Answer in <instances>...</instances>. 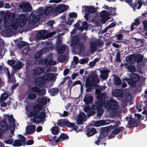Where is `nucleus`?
<instances>
[{
    "instance_id": "nucleus-40",
    "label": "nucleus",
    "mask_w": 147,
    "mask_h": 147,
    "mask_svg": "<svg viewBox=\"0 0 147 147\" xmlns=\"http://www.w3.org/2000/svg\"><path fill=\"white\" fill-rule=\"evenodd\" d=\"M136 56V61L137 62H140L142 60V56L140 55H135Z\"/></svg>"
},
{
    "instance_id": "nucleus-2",
    "label": "nucleus",
    "mask_w": 147,
    "mask_h": 147,
    "mask_svg": "<svg viewBox=\"0 0 147 147\" xmlns=\"http://www.w3.org/2000/svg\"><path fill=\"white\" fill-rule=\"evenodd\" d=\"M19 20L14 19L11 20L5 18L4 19V27L5 28L11 27L15 29H16L19 25L21 27H23L27 21L25 14H21L19 16Z\"/></svg>"
},
{
    "instance_id": "nucleus-23",
    "label": "nucleus",
    "mask_w": 147,
    "mask_h": 147,
    "mask_svg": "<svg viewBox=\"0 0 147 147\" xmlns=\"http://www.w3.org/2000/svg\"><path fill=\"white\" fill-rule=\"evenodd\" d=\"M96 132V130L94 127H89L87 130L86 134L88 137L92 136Z\"/></svg>"
},
{
    "instance_id": "nucleus-17",
    "label": "nucleus",
    "mask_w": 147,
    "mask_h": 147,
    "mask_svg": "<svg viewBox=\"0 0 147 147\" xmlns=\"http://www.w3.org/2000/svg\"><path fill=\"white\" fill-rule=\"evenodd\" d=\"M69 7L68 5L62 4L58 6L56 8V11L58 13H61L67 9Z\"/></svg>"
},
{
    "instance_id": "nucleus-16",
    "label": "nucleus",
    "mask_w": 147,
    "mask_h": 147,
    "mask_svg": "<svg viewBox=\"0 0 147 147\" xmlns=\"http://www.w3.org/2000/svg\"><path fill=\"white\" fill-rule=\"evenodd\" d=\"M124 129L123 127H119L115 129L110 134L109 139L114 138L115 135L121 131H123Z\"/></svg>"
},
{
    "instance_id": "nucleus-24",
    "label": "nucleus",
    "mask_w": 147,
    "mask_h": 147,
    "mask_svg": "<svg viewBox=\"0 0 147 147\" xmlns=\"http://www.w3.org/2000/svg\"><path fill=\"white\" fill-rule=\"evenodd\" d=\"M125 60L127 62L131 63H133L136 61V56L135 55H132L127 56L126 57Z\"/></svg>"
},
{
    "instance_id": "nucleus-50",
    "label": "nucleus",
    "mask_w": 147,
    "mask_h": 147,
    "mask_svg": "<svg viewBox=\"0 0 147 147\" xmlns=\"http://www.w3.org/2000/svg\"><path fill=\"white\" fill-rule=\"evenodd\" d=\"M88 60L86 59H81L80 60L79 62L80 63L82 64L86 63L88 62Z\"/></svg>"
},
{
    "instance_id": "nucleus-5",
    "label": "nucleus",
    "mask_w": 147,
    "mask_h": 147,
    "mask_svg": "<svg viewBox=\"0 0 147 147\" xmlns=\"http://www.w3.org/2000/svg\"><path fill=\"white\" fill-rule=\"evenodd\" d=\"M3 116L4 120L8 119L9 122V124L8 126V129L10 131V134L12 135L13 134L15 128L16 123H15V120L13 117L12 115H9L7 114H4Z\"/></svg>"
},
{
    "instance_id": "nucleus-49",
    "label": "nucleus",
    "mask_w": 147,
    "mask_h": 147,
    "mask_svg": "<svg viewBox=\"0 0 147 147\" xmlns=\"http://www.w3.org/2000/svg\"><path fill=\"white\" fill-rule=\"evenodd\" d=\"M27 45L28 43L24 41H21L19 43V45L21 47L26 46Z\"/></svg>"
},
{
    "instance_id": "nucleus-31",
    "label": "nucleus",
    "mask_w": 147,
    "mask_h": 147,
    "mask_svg": "<svg viewBox=\"0 0 147 147\" xmlns=\"http://www.w3.org/2000/svg\"><path fill=\"white\" fill-rule=\"evenodd\" d=\"M66 120L61 119L58 121V125L61 127H63L65 125L66 123Z\"/></svg>"
},
{
    "instance_id": "nucleus-41",
    "label": "nucleus",
    "mask_w": 147,
    "mask_h": 147,
    "mask_svg": "<svg viewBox=\"0 0 147 147\" xmlns=\"http://www.w3.org/2000/svg\"><path fill=\"white\" fill-rule=\"evenodd\" d=\"M52 133L54 134H56L58 131V126L54 127L52 129H51Z\"/></svg>"
},
{
    "instance_id": "nucleus-37",
    "label": "nucleus",
    "mask_w": 147,
    "mask_h": 147,
    "mask_svg": "<svg viewBox=\"0 0 147 147\" xmlns=\"http://www.w3.org/2000/svg\"><path fill=\"white\" fill-rule=\"evenodd\" d=\"M47 50V48H44L42 50H40L38 53H36V57L40 56L42 54L46 53Z\"/></svg>"
},
{
    "instance_id": "nucleus-56",
    "label": "nucleus",
    "mask_w": 147,
    "mask_h": 147,
    "mask_svg": "<svg viewBox=\"0 0 147 147\" xmlns=\"http://www.w3.org/2000/svg\"><path fill=\"white\" fill-rule=\"evenodd\" d=\"M104 125L109 124L111 122V121L109 119L103 120Z\"/></svg>"
},
{
    "instance_id": "nucleus-43",
    "label": "nucleus",
    "mask_w": 147,
    "mask_h": 147,
    "mask_svg": "<svg viewBox=\"0 0 147 147\" xmlns=\"http://www.w3.org/2000/svg\"><path fill=\"white\" fill-rule=\"evenodd\" d=\"M53 8L52 7H47L45 10V13L46 14H48L51 12H53Z\"/></svg>"
},
{
    "instance_id": "nucleus-35",
    "label": "nucleus",
    "mask_w": 147,
    "mask_h": 147,
    "mask_svg": "<svg viewBox=\"0 0 147 147\" xmlns=\"http://www.w3.org/2000/svg\"><path fill=\"white\" fill-rule=\"evenodd\" d=\"M65 125H67L68 127L73 128L75 130L78 132V131H77L76 129V127L74 126V124L71 123L70 122L68 121L67 120Z\"/></svg>"
},
{
    "instance_id": "nucleus-64",
    "label": "nucleus",
    "mask_w": 147,
    "mask_h": 147,
    "mask_svg": "<svg viewBox=\"0 0 147 147\" xmlns=\"http://www.w3.org/2000/svg\"><path fill=\"white\" fill-rule=\"evenodd\" d=\"M69 70L68 69H67L64 70L63 72L64 75V76H66L69 73Z\"/></svg>"
},
{
    "instance_id": "nucleus-10",
    "label": "nucleus",
    "mask_w": 147,
    "mask_h": 147,
    "mask_svg": "<svg viewBox=\"0 0 147 147\" xmlns=\"http://www.w3.org/2000/svg\"><path fill=\"white\" fill-rule=\"evenodd\" d=\"M56 62L55 61H53L52 60H47V59H44L41 60L40 61L41 64H46L47 66H45L46 68L49 67V69L50 68L51 65H54L56 64Z\"/></svg>"
},
{
    "instance_id": "nucleus-51",
    "label": "nucleus",
    "mask_w": 147,
    "mask_h": 147,
    "mask_svg": "<svg viewBox=\"0 0 147 147\" xmlns=\"http://www.w3.org/2000/svg\"><path fill=\"white\" fill-rule=\"evenodd\" d=\"M143 24L144 26V29L146 30H147V21H144L143 22Z\"/></svg>"
},
{
    "instance_id": "nucleus-22",
    "label": "nucleus",
    "mask_w": 147,
    "mask_h": 147,
    "mask_svg": "<svg viewBox=\"0 0 147 147\" xmlns=\"http://www.w3.org/2000/svg\"><path fill=\"white\" fill-rule=\"evenodd\" d=\"M100 78L103 80L106 79L108 77V71L107 70H102L100 71Z\"/></svg>"
},
{
    "instance_id": "nucleus-20",
    "label": "nucleus",
    "mask_w": 147,
    "mask_h": 147,
    "mask_svg": "<svg viewBox=\"0 0 147 147\" xmlns=\"http://www.w3.org/2000/svg\"><path fill=\"white\" fill-rule=\"evenodd\" d=\"M37 101L41 105H45L47 102H50V100L47 97H45L42 98H38Z\"/></svg>"
},
{
    "instance_id": "nucleus-58",
    "label": "nucleus",
    "mask_w": 147,
    "mask_h": 147,
    "mask_svg": "<svg viewBox=\"0 0 147 147\" xmlns=\"http://www.w3.org/2000/svg\"><path fill=\"white\" fill-rule=\"evenodd\" d=\"M18 138H20L22 142H24L25 140V137L22 135H18Z\"/></svg>"
},
{
    "instance_id": "nucleus-52",
    "label": "nucleus",
    "mask_w": 147,
    "mask_h": 147,
    "mask_svg": "<svg viewBox=\"0 0 147 147\" xmlns=\"http://www.w3.org/2000/svg\"><path fill=\"white\" fill-rule=\"evenodd\" d=\"M136 116L135 118H136L139 120H142V116L141 115L139 114H135Z\"/></svg>"
},
{
    "instance_id": "nucleus-55",
    "label": "nucleus",
    "mask_w": 147,
    "mask_h": 147,
    "mask_svg": "<svg viewBox=\"0 0 147 147\" xmlns=\"http://www.w3.org/2000/svg\"><path fill=\"white\" fill-rule=\"evenodd\" d=\"M65 57L64 56H61L59 59V60L60 62H62L65 59Z\"/></svg>"
},
{
    "instance_id": "nucleus-36",
    "label": "nucleus",
    "mask_w": 147,
    "mask_h": 147,
    "mask_svg": "<svg viewBox=\"0 0 147 147\" xmlns=\"http://www.w3.org/2000/svg\"><path fill=\"white\" fill-rule=\"evenodd\" d=\"M96 48V45L93 42H91L90 44V49L92 52L95 51Z\"/></svg>"
},
{
    "instance_id": "nucleus-32",
    "label": "nucleus",
    "mask_w": 147,
    "mask_h": 147,
    "mask_svg": "<svg viewBox=\"0 0 147 147\" xmlns=\"http://www.w3.org/2000/svg\"><path fill=\"white\" fill-rule=\"evenodd\" d=\"M22 145V142L19 140H15L13 143V145L15 146H19Z\"/></svg>"
},
{
    "instance_id": "nucleus-29",
    "label": "nucleus",
    "mask_w": 147,
    "mask_h": 147,
    "mask_svg": "<svg viewBox=\"0 0 147 147\" xmlns=\"http://www.w3.org/2000/svg\"><path fill=\"white\" fill-rule=\"evenodd\" d=\"M58 91L59 90L57 88H53L50 92L51 95L53 96H55L57 94Z\"/></svg>"
},
{
    "instance_id": "nucleus-61",
    "label": "nucleus",
    "mask_w": 147,
    "mask_h": 147,
    "mask_svg": "<svg viewBox=\"0 0 147 147\" xmlns=\"http://www.w3.org/2000/svg\"><path fill=\"white\" fill-rule=\"evenodd\" d=\"M115 24L114 22L111 23L109 25L107 26L108 28H111L113 27L115 25Z\"/></svg>"
},
{
    "instance_id": "nucleus-3",
    "label": "nucleus",
    "mask_w": 147,
    "mask_h": 147,
    "mask_svg": "<svg viewBox=\"0 0 147 147\" xmlns=\"http://www.w3.org/2000/svg\"><path fill=\"white\" fill-rule=\"evenodd\" d=\"M99 82V80L97 75H90L89 76L86 78V87H88L86 90L87 92L91 90V88L89 87L92 84H96Z\"/></svg>"
},
{
    "instance_id": "nucleus-42",
    "label": "nucleus",
    "mask_w": 147,
    "mask_h": 147,
    "mask_svg": "<svg viewBox=\"0 0 147 147\" xmlns=\"http://www.w3.org/2000/svg\"><path fill=\"white\" fill-rule=\"evenodd\" d=\"M99 60L98 58H96L93 61L90 62L89 63V66L91 67H93L95 65L96 63Z\"/></svg>"
},
{
    "instance_id": "nucleus-54",
    "label": "nucleus",
    "mask_w": 147,
    "mask_h": 147,
    "mask_svg": "<svg viewBox=\"0 0 147 147\" xmlns=\"http://www.w3.org/2000/svg\"><path fill=\"white\" fill-rule=\"evenodd\" d=\"M96 43L98 44V47H100V46L103 44V42L102 40H98Z\"/></svg>"
},
{
    "instance_id": "nucleus-11",
    "label": "nucleus",
    "mask_w": 147,
    "mask_h": 147,
    "mask_svg": "<svg viewBox=\"0 0 147 147\" xmlns=\"http://www.w3.org/2000/svg\"><path fill=\"white\" fill-rule=\"evenodd\" d=\"M20 7L22 9H24L23 11H30L31 10V8L30 4L26 2H22L19 5Z\"/></svg>"
},
{
    "instance_id": "nucleus-63",
    "label": "nucleus",
    "mask_w": 147,
    "mask_h": 147,
    "mask_svg": "<svg viewBox=\"0 0 147 147\" xmlns=\"http://www.w3.org/2000/svg\"><path fill=\"white\" fill-rule=\"evenodd\" d=\"M73 60L76 63H77L78 61V58L77 57H74L73 58Z\"/></svg>"
},
{
    "instance_id": "nucleus-27",
    "label": "nucleus",
    "mask_w": 147,
    "mask_h": 147,
    "mask_svg": "<svg viewBox=\"0 0 147 147\" xmlns=\"http://www.w3.org/2000/svg\"><path fill=\"white\" fill-rule=\"evenodd\" d=\"M103 120L100 121H94L92 122L93 125L95 127H99L102 125H104Z\"/></svg>"
},
{
    "instance_id": "nucleus-39",
    "label": "nucleus",
    "mask_w": 147,
    "mask_h": 147,
    "mask_svg": "<svg viewBox=\"0 0 147 147\" xmlns=\"http://www.w3.org/2000/svg\"><path fill=\"white\" fill-rule=\"evenodd\" d=\"M126 119L127 121H128V123L130 125L132 124L133 123L135 122L136 120V119H134L131 117H127Z\"/></svg>"
},
{
    "instance_id": "nucleus-26",
    "label": "nucleus",
    "mask_w": 147,
    "mask_h": 147,
    "mask_svg": "<svg viewBox=\"0 0 147 147\" xmlns=\"http://www.w3.org/2000/svg\"><path fill=\"white\" fill-rule=\"evenodd\" d=\"M84 100L85 103L88 104L92 101L93 98L91 96L87 94L85 96Z\"/></svg>"
},
{
    "instance_id": "nucleus-46",
    "label": "nucleus",
    "mask_w": 147,
    "mask_h": 147,
    "mask_svg": "<svg viewBox=\"0 0 147 147\" xmlns=\"http://www.w3.org/2000/svg\"><path fill=\"white\" fill-rule=\"evenodd\" d=\"M65 49V47L64 46L61 47L58 50V52L60 53H62L64 52Z\"/></svg>"
},
{
    "instance_id": "nucleus-15",
    "label": "nucleus",
    "mask_w": 147,
    "mask_h": 147,
    "mask_svg": "<svg viewBox=\"0 0 147 147\" xmlns=\"http://www.w3.org/2000/svg\"><path fill=\"white\" fill-rule=\"evenodd\" d=\"M86 120V115L84 113H80L78 115L77 119V123L79 124H80L82 123L83 121Z\"/></svg>"
},
{
    "instance_id": "nucleus-14",
    "label": "nucleus",
    "mask_w": 147,
    "mask_h": 147,
    "mask_svg": "<svg viewBox=\"0 0 147 147\" xmlns=\"http://www.w3.org/2000/svg\"><path fill=\"white\" fill-rule=\"evenodd\" d=\"M50 67L47 69L45 67L44 69H42L41 67L36 68L34 70V74H40L42 73V72H47L49 71V67Z\"/></svg>"
},
{
    "instance_id": "nucleus-12",
    "label": "nucleus",
    "mask_w": 147,
    "mask_h": 147,
    "mask_svg": "<svg viewBox=\"0 0 147 147\" xmlns=\"http://www.w3.org/2000/svg\"><path fill=\"white\" fill-rule=\"evenodd\" d=\"M40 17L39 15L35 16L34 14L30 15L29 18V23L30 24H34L40 20Z\"/></svg>"
},
{
    "instance_id": "nucleus-13",
    "label": "nucleus",
    "mask_w": 147,
    "mask_h": 147,
    "mask_svg": "<svg viewBox=\"0 0 147 147\" xmlns=\"http://www.w3.org/2000/svg\"><path fill=\"white\" fill-rule=\"evenodd\" d=\"M100 90L98 89H97L96 90V93L97 94V98L99 102V103H100V101L102 100L103 101L105 99L106 97V95L105 93H103L100 94Z\"/></svg>"
},
{
    "instance_id": "nucleus-45",
    "label": "nucleus",
    "mask_w": 147,
    "mask_h": 147,
    "mask_svg": "<svg viewBox=\"0 0 147 147\" xmlns=\"http://www.w3.org/2000/svg\"><path fill=\"white\" fill-rule=\"evenodd\" d=\"M127 68L129 71L130 72H134L136 70L135 67L132 65L129 66Z\"/></svg>"
},
{
    "instance_id": "nucleus-21",
    "label": "nucleus",
    "mask_w": 147,
    "mask_h": 147,
    "mask_svg": "<svg viewBox=\"0 0 147 147\" xmlns=\"http://www.w3.org/2000/svg\"><path fill=\"white\" fill-rule=\"evenodd\" d=\"M35 129V126L34 125H28L26 128V132L27 134H32L33 133Z\"/></svg>"
},
{
    "instance_id": "nucleus-60",
    "label": "nucleus",
    "mask_w": 147,
    "mask_h": 147,
    "mask_svg": "<svg viewBox=\"0 0 147 147\" xmlns=\"http://www.w3.org/2000/svg\"><path fill=\"white\" fill-rule=\"evenodd\" d=\"M15 61L13 60H9L8 61V63L11 65H12L14 63Z\"/></svg>"
},
{
    "instance_id": "nucleus-19",
    "label": "nucleus",
    "mask_w": 147,
    "mask_h": 147,
    "mask_svg": "<svg viewBox=\"0 0 147 147\" xmlns=\"http://www.w3.org/2000/svg\"><path fill=\"white\" fill-rule=\"evenodd\" d=\"M30 90H33L40 95H44L45 94L46 91L45 89L40 90L39 88L36 87H34L30 88Z\"/></svg>"
},
{
    "instance_id": "nucleus-53",
    "label": "nucleus",
    "mask_w": 147,
    "mask_h": 147,
    "mask_svg": "<svg viewBox=\"0 0 147 147\" xmlns=\"http://www.w3.org/2000/svg\"><path fill=\"white\" fill-rule=\"evenodd\" d=\"M61 0H50L49 2L50 3H58L60 2Z\"/></svg>"
},
{
    "instance_id": "nucleus-25",
    "label": "nucleus",
    "mask_w": 147,
    "mask_h": 147,
    "mask_svg": "<svg viewBox=\"0 0 147 147\" xmlns=\"http://www.w3.org/2000/svg\"><path fill=\"white\" fill-rule=\"evenodd\" d=\"M85 10L86 11L89 13H94L95 11V9L94 7L92 6L87 7L84 6L83 7L84 11Z\"/></svg>"
},
{
    "instance_id": "nucleus-44",
    "label": "nucleus",
    "mask_w": 147,
    "mask_h": 147,
    "mask_svg": "<svg viewBox=\"0 0 147 147\" xmlns=\"http://www.w3.org/2000/svg\"><path fill=\"white\" fill-rule=\"evenodd\" d=\"M26 110L27 111V115L28 117H32L34 116V112H30L28 111L27 108H26Z\"/></svg>"
},
{
    "instance_id": "nucleus-59",
    "label": "nucleus",
    "mask_w": 147,
    "mask_h": 147,
    "mask_svg": "<svg viewBox=\"0 0 147 147\" xmlns=\"http://www.w3.org/2000/svg\"><path fill=\"white\" fill-rule=\"evenodd\" d=\"M33 143V141L32 140H28L26 142V144L27 145H31Z\"/></svg>"
},
{
    "instance_id": "nucleus-33",
    "label": "nucleus",
    "mask_w": 147,
    "mask_h": 147,
    "mask_svg": "<svg viewBox=\"0 0 147 147\" xmlns=\"http://www.w3.org/2000/svg\"><path fill=\"white\" fill-rule=\"evenodd\" d=\"M8 95L6 93H3L1 95L0 98V102L5 101L7 98Z\"/></svg>"
},
{
    "instance_id": "nucleus-28",
    "label": "nucleus",
    "mask_w": 147,
    "mask_h": 147,
    "mask_svg": "<svg viewBox=\"0 0 147 147\" xmlns=\"http://www.w3.org/2000/svg\"><path fill=\"white\" fill-rule=\"evenodd\" d=\"M30 89L29 90V92L28 95V97L30 100H33L36 97V94L33 93L32 91H33V90H30Z\"/></svg>"
},
{
    "instance_id": "nucleus-34",
    "label": "nucleus",
    "mask_w": 147,
    "mask_h": 147,
    "mask_svg": "<svg viewBox=\"0 0 147 147\" xmlns=\"http://www.w3.org/2000/svg\"><path fill=\"white\" fill-rule=\"evenodd\" d=\"M140 23V20L138 18L134 20V22L133 23L131 26V30H132L134 29V25L137 26Z\"/></svg>"
},
{
    "instance_id": "nucleus-4",
    "label": "nucleus",
    "mask_w": 147,
    "mask_h": 147,
    "mask_svg": "<svg viewBox=\"0 0 147 147\" xmlns=\"http://www.w3.org/2000/svg\"><path fill=\"white\" fill-rule=\"evenodd\" d=\"M54 77L53 74L47 73L45 74L42 77H38L36 78L35 82L37 84L42 85L52 80Z\"/></svg>"
},
{
    "instance_id": "nucleus-6",
    "label": "nucleus",
    "mask_w": 147,
    "mask_h": 147,
    "mask_svg": "<svg viewBox=\"0 0 147 147\" xmlns=\"http://www.w3.org/2000/svg\"><path fill=\"white\" fill-rule=\"evenodd\" d=\"M109 11H110L109 12L105 10L103 11L100 13V15L102 18V23H105V22L108 19L109 16L115 14L116 8L111 7Z\"/></svg>"
},
{
    "instance_id": "nucleus-48",
    "label": "nucleus",
    "mask_w": 147,
    "mask_h": 147,
    "mask_svg": "<svg viewBox=\"0 0 147 147\" xmlns=\"http://www.w3.org/2000/svg\"><path fill=\"white\" fill-rule=\"evenodd\" d=\"M13 140L11 138L7 140L5 142V143L7 144H13Z\"/></svg>"
},
{
    "instance_id": "nucleus-57",
    "label": "nucleus",
    "mask_w": 147,
    "mask_h": 147,
    "mask_svg": "<svg viewBox=\"0 0 147 147\" xmlns=\"http://www.w3.org/2000/svg\"><path fill=\"white\" fill-rule=\"evenodd\" d=\"M77 16V14L75 13H72L69 14V16L70 18H73L76 17Z\"/></svg>"
},
{
    "instance_id": "nucleus-30",
    "label": "nucleus",
    "mask_w": 147,
    "mask_h": 147,
    "mask_svg": "<svg viewBox=\"0 0 147 147\" xmlns=\"http://www.w3.org/2000/svg\"><path fill=\"white\" fill-rule=\"evenodd\" d=\"M114 82L116 85H119L121 83V81L120 79L116 76H114Z\"/></svg>"
},
{
    "instance_id": "nucleus-47",
    "label": "nucleus",
    "mask_w": 147,
    "mask_h": 147,
    "mask_svg": "<svg viewBox=\"0 0 147 147\" xmlns=\"http://www.w3.org/2000/svg\"><path fill=\"white\" fill-rule=\"evenodd\" d=\"M22 66V64L21 62L19 61L18 62L15 66V68L20 69Z\"/></svg>"
},
{
    "instance_id": "nucleus-7",
    "label": "nucleus",
    "mask_w": 147,
    "mask_h": 147,
    "mask_svg": "<svg viewBox=\"0 0 147 147\" xmlns=\"http://www.w3.org/2000/svg\"><path fill=\"white\" fill-rule=\"evenodd\" d=\"M130 78L131 79H127L125 80L131 86L133 87L135 85V82L139 80V77L137 74H132L130 76Z\"/></svg>"
},
{
    "instance_id": "nucleus-8",
    "label": "nucleus",
    "mask_w": 147,
    "mask_h": 147,
    "mask_svg": "<svg viewBox=\"0 0 147 147\" xmlns=\"http://www.w3.org/2000/svg\"><path fill=\"white\" fill-rule=\"evenodd\" d=\"M55 136H54L52 139L50 140V142H51V143H53V144H56L59 141H63L65 139H67L68 138V136L66 134H62L59 137L58 140L55 139Z\"/></svg>"
},
{
    "instance_id": "nucleus-62",
    "label": "nucleus",
    "mask_w": 147,
    "mask_h": 147,
    "mask_svg": "<svg viewBox=\"0 0 147 147\" xmlns=\"http://www.w3.org/2000/svg\"><path fill=\"white\" fill-rule=\"evenodd\" d=\"M42 127L41 126H39L37 127L36 131L37 132H39L42 131Z\"/></svg>"
},
{
    "instance_id": "nucleus-1",
    "label": "nucleus",
    "mask_w": 147,
    "mask_h": 147,
    "mask_svg": "<svg viewBox=\"0 0 147 147\" xmlns=\"http://www.w3.org/2000/svg\"><path fill=\"white\" fill-rule=\"evenodd\" d=\"M98 107L95 106H93L90 108L89 107L85 108L84 109V111L87 112L88 115H92L96 111H97V117H100L102 114L103 111L102 107L104 106L107 109H109L111 110H115L117 107V104L115 101L111 100L109 103H104L103 102H101L98 105Z\"/></svg>"
},
{
    "instance_id": "nucleus-9",
    "label": "nucleus",
    "mask_w": 147,
    "mask_h": 147,
    "mask_svg": "<svg viewBox=\"0 0 147 147\" xmlns=\"http://www.w3.org/2000/svg\"><path fill=\"white\" fill-rule=\"evenodd\" d=\"M45 112H42L39 114H38L33 118V120L32 121L35 123H38L45 117Z\"/></svg>"
},
{
    "instance_id": "nucleus-18",
    "label": "nucleus",
    "mask_w": 147,
    "mask_h": 147,
    "mask_svg": "<svg viewBox=\"0 0 147 147\" xmlns=\"http://www.w3.org/2000/svg\"><path fill=\"white\" fill-rule=\"evenodd\" d=\"M109 129V127H105L103 128H102L101 129V131L102 132V133H101L100 135L99 136L98 138V140L97 141L95 142L96 144L98 145L99 144H98V142H99L100 139H101L102 138V136H103V135H106L107 134V133H105L106 131H107Z\"/></svg>"
},
{
    "instance_id": "nucleus-38",
    "label": "nucleus",
    "mask_w": 147,
    "mask_h": 147,
    "mask_svg": "<svg viewBox=\"0 0 147 147\" xmlns=\"http://www.w3.org/2000/svg\"><path fill=\"white\" fill-rule=\"evenodd\" d=\"M88 26V25L87 22L85 21H84L82 23V27H80L79 29L82 31L83 30V28L84 29H87Z\"/></svg>"
}]
</instances>
